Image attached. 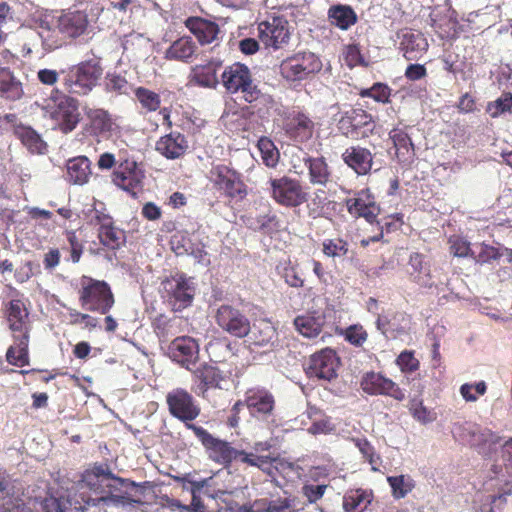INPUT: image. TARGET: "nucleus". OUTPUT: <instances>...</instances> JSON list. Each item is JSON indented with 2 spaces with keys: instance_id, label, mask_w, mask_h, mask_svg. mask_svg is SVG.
Returning <instances> with one entry per match:
<instances>
[{
  "instance_id": "7",
  "label": "nucleus",
  "mask_w": 512,
  "mask_h": 512,
  "mask_svg": "<svg viewBox=\"0 0 512 512\" xmlns=\"http://www.w3.org/2000/svg\"><path fill=\"white\" fill-rule=\"evenodd\" d=\"M84 481L95 492L96 497H89L85 500V504L79 508L81 512H85L90 505L96 506L101 501L106 502L113 498H121L115 492L123 481L118 477L112 476L111 473H105L103 470H99L97 473H87L84 476Z\"/></svg>"
},
{
  "instance_id": "19",
  "label": "nucleus",
  "mask_w": 512,
  "mask_h": 512,
  "mask_svg": "<svg viewBox=\"0 0 512 512\" xmlns=\"http://www.w3.org/2000/svg\"><path fill=\"white\" fill-rule=\"evenodd\" d=\"M88 16L83 11H63L57 18V29L66 39H76L87 30Z\"/></svg>"
},
{
  "instance_id": "43",
  "label": "nucleus",
  "mask_w": 512,
  "mask_h": 512,
  "mask_svg": "<svg viewBox=\"0 0 512 512\" xmlns=\"http://www.w3.org/2000/svg\"><path fill=\"white\" fill-rule=\"evenodd\" d=\"M294 325L304 337L315 338L322 331L323 319L311 315L298 316L294 320Z\"/></svg>"
},
{
  "instance_id": "5",
  "label": "nucleus",
  "mask_w": 512,
  "mask_h": 512,
  "mask_svg": "<svg viewBox=\"0 0 512 512\" xmlns=\"http://www.w3.org/2000/svg\"><path fill=\"white\" fill-rule=\"evenodd\" d=\"M48 113L57 129L64 134L75 130L81 120L79 101L58 89L51 93Z\"/></svg>"
},
{
  "instance_id": "26",
  "label": "nucleus",
  "mask_w": 512,
  "mask_h": 512,
  "mask_svg": "<svg viewBox=\"0 0 512 512\" xmlns=\"http://www.w3.org/2000/svg\"><path fill=\"white\" fill-rule=\"evenodd\" d=\"M346 207L351 215L363 217L370 224L376 223L377 216L380 213L379 206L364 192L360 193L356 198L347 199Z\"/></svg>"
},
{
  "instance_id": "28",
  "label": "nucleus",
  "mask_w": 512,
  "mask_h": 512,
  "mask_svg": "<svg viewBox=\"0 0 512 512\" xmlns=\"http://www.w3.org/2000/svg\"><path fill=\"white\" fill-rule=\"evenodd\" d=\"M184 24L201 45L212 43L219 33L216 23L201 17H188Z\"/></svg>"
},
{
  "instance_id": "14",
  "label": "nucleus",
  "mask_w": 512,
  "mask_h": 512,
  "mask_svg": "<svg viewBox=\"0 0 512 512\" xmlns=\"http://www.w3.org/2000/svg\"><path fill=\"white\" fill-rule=\"evenodd\" d=\"M343 135L352 139L368 137L374 130L372 116L363 109H350L338 121Z\"/></svg>"
},
{
  "instance_id": "48",
  "label": "nucleus",
  "mask_w": 512,
  "mask_h": 512,
  "mask_svg": "<svg viewBox=\"0 0 512 512\" xmlns=\"http://www.w3.org/2000/svg\"><path fill=\"white\" fill-rule=\"evenodd\" d=\"M68 319L70 325H81L82 329L88 331H93L99 326V321L96 317L79 312L76 309H68Z\"/></svg>"
},
{
  "instance_id": "9",
  "label": "nucleus",
  "mask_w": 512,
  "mask_h": 512,
  "mask_svg": "<svg viewBox=\"0 0 512 512\" xmlns=\"http://www.w3.org/2000/svg\"><path fill=\"white\" fill-rule=\"evenodd\" d=\"M270 194L273 200L285 207H298L308 200L300 181L289 177L270 179Z\"/></svg>"
},
{
  "instance_id": "64",
  "label": "nucleus",
  "mask_w": 512,
  "mask_h": 512,
  "mask_svg": "<svg viewBox=\"0 0 512 512\" xmlns=\"http://www.w3.org/2000/svg\"><path fill=\"white\" fill-rule=\"evenodd\" d=\"M410 410L413 417L421 423H430L435 419V416L429 410H427V408L424 407L422 403L412 404Z\"/></svg>"
},
{
  "instance_id": "54",
  "label": "nucleus",
  "mask_w": 512,
  "mask_h": 512,
  "mask_svg": "<svg viewBox=\"0 0 512 512\" xmlns=\"http://www.w3.org/2000/svg\"><path fill=\"white\" fill-rule=\"evenodd\" d=\"M488 112L493 118L498 117L503 113H512V94L505 93L493 103L488 105Z\"/></svg>"
},
{
  "instance_id": "42",
  "label": "nucleus",
  "mask_w": 512,
  "mask_h": 512,
  "mask_svg": "<svg viewBox=\"0 0 512 512\" xmlns=\"http://www.w3.org/2000/svg\"><path fill=\"white\" fill-rule=\"evenodd\" d=\"M98 238L100 243L110 250L119 249L126 240L125 232L114 223L108 227L99 228Z\"/></svg>"
},
{
  "instance_id": "13",
  "label": "nucleus",
  "mask_w": 512,
  "mask_h": 512,
  "mask_svg": "<svg viewBox=\"0 0 512 512\" xmlns=\"http://www.w3.org/2000/svg\"><path fill=\"white\" fill-rule=\"evenodd\" d=\"M144 175L138 167L137 162L127 156V152H119L118 165L112 174L113 183L119 188L135 193V190L141 186Z\"/></svg>"
},
{
  "instance_id": "27",
  "label": "nucleus",
  "mask_w": 512,
  "mask_h": 512,
  "mask_svg": "<svg viewBox=\"0 0 512 512\" xmlns=\"http://www.w3.org/2000/svg\"><path fill=\"white\" fill-rule=\"evenodd\" d=\"M246 407L253 416L270 415L274 409L273 395L264 389H251L246 394Z\"/></svg>"
},
{
  "instance_id": "57",
  "label": "nucleus",
  "mask_w": 512,
  "mask_h": 512,
  "mask_svg": "<svg viewBox=\"0 0 512 512\" xmlns=\"http://www.w3.org/2000/svg\"><path fill=\"white\" fill-rule=\"evenodd\" d=\"M344 59L346 64L351 68L357 65H368L363 55L361 54L359 46L355 44L346 47L344 52Z\"/></svg>"
},
{
  "instance_id": "62",
  "label": "nucleus",
  "mask_w": 512,
  "mask_h": 512,
  "mask_svg": "<svg viewBox=\"0 0 512 512\" xmlns=\"http://www.w3.org/2000/svg\"><path fill=\"white\" fill-rule=\"evenodd\" d=\"M173 320L167 318L165 315L157 316L153 321V327L158 337H167L170 329L173 326Z\"/></svg>"
},
{
  "instance_id": "3",
  "label": "nucleus",
  "mask_w": 512,
  "mask_h": 512,
  "mask_svg": "<svg viewBox=\"0 0 512 512\" xmlns=\"http://www.w3.org/2000/svg\"><path fill=\"white\" fill-rule=\"evenodd\" d=\"M62 85L66 93L84 96L99 83L103 68L99 61L90 59L61 70Z\"/></svg>"
},
{
  "instance_id": "56",
  "label": "nucleus",
  "mask_w": 512,
  "mask_h": 512,
  "mask_svg": "<svg viewBox=\"0 0 512 512\" xmlns=\"http://www.w3.org/2000/svg\"><path fill=\"white\" fill-rule=\"evenodd\" d=\"M66 239L70 246V256L73 263H78L83 254V244L78 239L76 231L68 230L65 232Z\"/></svg>"
},
{
  "instance_id": "49",
  "label": "nucleus",
  "mask_w": 512,
  "mask_h": 512,
  "mask_svg": "<svg viewBox=\"0 0 512 512\" xmlns=\"http://www.w3.org/2000/svg\"><path fill=\"white\" fill-rule=\"evenodd\" d=\"M262 456L263 455L246 453L243 450L235 449L231 447L228 442H226V463L235 460L241 463L258 467Z\"/></svg>"
},
{
  "instance_id": "8",
  "label": "nucleus",
  "mask_w": 512,
  "mask_h": 512,
  "mask_svg": "<svg viewBox=\"0 0 512 512\" xmlns=\"http://www.w3.org/2000/svg\"><path fill=\"white\" fill-rule=\"evenodd\" d=\"M170 415L187 424L198 418L201 408L193 395L184 388H174L166 395Z\"/></svg>"
},
{
  "instance_id": "32",
  "label": "nucleus",
  "mask_w": 512,
  "mask_h": 512,
  "mask_svg": "<svg viewBox=\"0 0 512 512\" xmlns=\"http://www.w3.org/2000/svg\"><path fill=\"white\" fill-rule=\"evenodd\" d=\"M24 94L23 85L8 67H0V96L6 100H19Z\"/></svg>"
},
{
  "instance_id": "58",
  "label": "nucleus",
  "mask_w": 512,
  "mask_h": 512,
  "mask_svg": "<svg viewBox=\"0 0 512 512\" xmlns=\"http://www.w3.org/2000/svg\"><path fill=\"white\" fill-rule=\"evenodd\" d=\"M327 489V485L321 484H305L301 489V493L306 497L309 503H315L321 499Z\"/></svg>"
},
{
  "instance_id": "22",
  "label": "nucleus",
  "mask_w": 512,
  "mask_h": 512,
  "mask_svg": "<svg viewBox=\"0 0 512 512\" xmlns=\"http://www.w3.org/2000/svg\"><path fill=\"white\" fill-rule=\"evenodd\" d=\"M315 129L313 120L302 112H293L284 124L286 134L295 142L303 143L312 138Z\"/></svg>"
},
{
  "instance_id": "21",
  "label": "nucleus",
  "mask_w": 512,
  "mask_h": 512,
  "mask_svg": "<svg viewBox=\"0 0 512 512\" xmlns=\"http://www.w3.org/2000/svg\"><path fill=\"white\" fill-rule=\"evenodd\" d=\"M40 28L43 29V32L32 33L28 41L24 43L22 49L24 56L32 54L43 55L61 46L59 40L50 37L51 30L48 22L41 21Z\"/></svg>"
},
{
  "instance_id": "40",
  "label": "nucleus",
  "mask_w": 512,
  "mask_h": 512,
  "mask_svg": "<svg viewBox=\"0 0 512 512\" xmlns=\"http://www.w3.org/2000/svg\"><path fill=\"white\" fill-rule=\"evenodd\" d=\"M226 320V332L231 335L243 338L249 333V320L239 311L226 307Z\"/></svg>"
},
{
  "instance_id": "34",
  "label": "nucleus",
  "mask_w": 512,
  "mask_h": 512,
  "mask_svg": "<svg viewBox=\"0 0 512 512\" xmlns=\"http://www.w3.org/2000/svg\"><path fill=\"white\" fill-rule=\"evenodd\" d=\"M221 66V61H211L206 65H196L191 70L190 81L203 87H215L219 82L216 72Z\"/></svg>"
},
{
  "instance_id": "10",
  "label": "nucleus",
  "mask_w": 512,
  "mask_h": 512,
  "mask_svg": "<svg viewBox=\"0 0 512 512\" xmlns=\"http://www.w3.org/2000/svg\"><path fill=\"white\" fill-rule=\"evenodd\" d=\"M320 69V60L311 52L298 53L280 65L281 75L289 81H301Z\"/></svg>"
},
{
  "instance_id": "55",
  "label": "nucleus",
  "mask_w": 512,
  "mask_h": 512,
  "mask_svg": "<svg viewBox=\"0 0 512 512\" xmlns=\"http://www.w3.org/2000/svg\"><path fill=\"white\" fill-rule=\"evenodd\" d=\"M391 94V89L382 83H375L369 89H363L360 92V96L362 97H371L377 102L387 103L389 102Z\"/></svg>"
},
{
  "instance_id": "6",
  "label": "nucleus",
  "mask_w": 512,
  "mask_h": 512,
  "mask_svg": "<svg viewBox=\"0 0 512 512\" xmlns=\"http://www.w3.org/2000/svg\"><path fill=\"white\" fill-rule=\"evenodd\" d=\"M191 506L194 512H208L207 509L212 507L213 503H217V499H222L224 495V482L221 480L219 471L213 476L202 481H192Z\"/></svg>"
},
{
  "instance_id": "63",
  "label": "nucleus",
  "mask_w": 512,
  "mask_h": 512,
  "mask_svg": "<svg viewBox=\"0 0 512 512\" xmlns=\"http://www.w3.org/2000/svg\"><path fill=\"white\" fill-rule=\"evenodd\" d=\"M451 252L457 257H466L468 255L474 256L475 251L471 249L470 244L461 238H456L451 241Z\"/></svg>"
},
{
  "instance_id": "51",
  "label": "nucleus",
  "mask_w": 512,
  "mask_h": 512,
  "mask_svg": "<svg viewBox=\"0 0 512 512\" xmlns=\"http://www.w3.org/2000/svg\"><path fill=\"white\" fill-rule=\"evenodd\" d=\"M322 251L328 257H343L348 253V243L341 238L326 239Z\"/></svg>"
},
{
  "instance_id": "52",
  "label": "nucleus",
  "mask_w": 512,
  "mask_h": 512,
  "mask_svg": "<svg viewBox=\"0 0 512 512\" xmlns=\"http://www.w3.org/2000/svg\"><path fill=\"white\" fill-rule=\"evenodd\" d=\"M387 481L392 488L393 496L398 499L405 497L412 489L410 478L404 475L390 476Z\"/></svg>"
},
{
  "instance_id": "12",
  "label": "nucleus",
  "mask_w": 512,
  "mask_h": 512,
  "mask_svg": "<svg viewBox=\"0 0 512 512\" xmlns=\"http://www.w3.org/2000/svg\"><path fill=\"white\" fill-rule=\"evenodd\" d=\"M226 91L240 92L248 103L255 101L260 94V91L252 83L249 68L241 63H234L229 67V71H226Z\"/></svg>"
},
{
  "instance_id": "16",
  "label": "nucleus",
  "mask_w": 512,
  "mask_h": 512,
  "mask_svg": "<svg viewBox=\"0 0 512 512\" xmlns=\"http://www.w3.org/2000/svg\"><path fill=\"white\" fill-rule=\"evenodd\" d=\"M259 38L267 47L274 49L286 44L290 37L289 24L284 17H272L258 26Z\"/></svg>"
},
{
  "instance_id": "31",
  "label": "nucleus",
  "mask_w": 512,
  "mask_h": 512,
  "mask_svg": "<svg viewBox=\"0 0 512 512\" xmlns=\"http://www.w3.org/2000/svg\"><path fill=\"white\" fill-rule=\"evenodd\" d=\"M243 223L251 230L271 235L280 230V220L272 211L256 216H241Z\"/></svg>"
},
{
  "instance_id": "36",
  "label": "nucleus",
  "mask_w": 512,
  "mask_h": 512,
  "mask_svg": "<svg viewBox=\"0 0 512 512\" xmlns=\"http://www.w3.org/2000/svg\"><path fill=\"white\" fill-rule=\"evenodd\" d=\"M400 161L411 160L415 155L414 144L410 136L400 128H394L389 133Z\"/></svg>"
},
{
  "instance_id": "39",
  "label": "nucleus",
  "mask_w": 512,
  "mask_h": 512,
  "mask_svg": "<svg viewBox=\"0 0 512 512\" xmlns=\"http://www.w3.org/2000/svg\"><path fill=\"white\" fill-rule=\"evenodd\" d=\"M246 195V186L240 180L239 175L234 170L226 169V198H229V203L233 202L240 207V203Z\"/></svg>"
},
{
  "instance_id": "45",
  "label": "nucleus",
  "mask_w": 512,
  "mask_h": 512,
  "mask_svg": "<svg viewBox=\"0 0 512 512\" xmlns=\"http://www.w3.org/2000/svg\"><path fill=\"white\" fill-rule=\"evenodd\" d=\"M501 437L487 428L478 426V431L473 435L469 445L479 448L481 452L486 453L485 447L488 445L489 450L492 445L500 442Z\"/></svg>"
},
{
  "instance_id": "30",
  "label": "nucleus",
  "mask_w": 512,
  "mask_h": 512,
  "mask_svg": "<svg viewBox=\"0 0 512 512\" xmlns=\"http://www.w3.org/2000/svg\"><path fill=\"white\" fill-rule=\"evenodd\" d=\"M342 156L344 162L359 175H364L371 169L372 154L366 148L350 147L345 150Z\"/></svg>"
},
{
  "instance_id": "24",
  "label": "nucleus",
  "mask_w": 512,
  "mask_h": 512,
  "mask_svg": "<svg viewBox=\"0 0 512 512\" xmlns=\"http://www.w3.org/2000/svg\"><path fill=\"white\" fill-rule=\"evenodd\" d=\"M400 49L403 56L409 60H416L427 50L428 43L424 35L418 31L405 29L399 34Z\"/></svg>"
},
{
  "instance_id": "47",
  "label": "nucleus",
  "mask_w": 512,
  "mask_h": 512,
  "mask_svg": "<svg viewBox=\"0 0 512 512\" xmlns=\"http://www.w3.org/2000/svg\"><path fill=\"white\" fill-rule=\"evenodd\" d=\"M187 428L192 430L196 437L201 443L207 448L213 451L222 452L224 451V442L214 438L206 429L201 426L194 424H187Z\"/></svg>"
},
{
  "instance_id": "15",
  "label": "nucleus",
  "mask_w": 512,
  "mask_h": 512,
  "mask_svg": "<svg viewBox=\"0 0 512 512\" xmlns=\"http://www.w3.org/2000/svg\"><path fill=\"white\" fill-rule=\"evenodd\" d=\"M339 358L334 350L326 348L310 357L306 373L310 378L331 381L337 377Z\"/></svg>"
},
{
  "instance_id": "60",
  "label": "nucleus",
  "mask_w": 512,
  "mask_h": 512,
  "mask_svg": "<svg viewBox=\"0 0 512 512\" xmlns=\"http://www.w3.org/2000/svg\"><path fill=\"white\" fill-rule=\"evenodd\" d=\"M501 254L497 248L489 245L482 244L479 246V251L474 254V258L479 263H488L492 260L500 258Z\"/></svg>"
},
{
  "instance_id": "46",
  "label": "nucleus",
  "mask_w": 512,
  "mask_h": 512,
  "mask_svg": "<svg viewBox=\"0 0 512 512\" xmlns=\"http://www.w3.org/2000/svg\"><path fill=\"white\" fill-rule=\"evenodd\" d=\"M263 163L267 167L274 168L279 161V151L273 141L268 137H261L257 142Z\"/></svg>"
},
{
  "instance_id": "50",
  "label": "nucleus",
  "mask_w": 512,
  "mask_h": 512,
  "mask_svg": "<svg viewBox=\"0 0 512 512\" xmlns=\"http://www.w3.org/2000/svg\"><path fill=\"white\" fill-rule=\"evenodd\" d=\"M297 511L294 498L285 497L272 500H265V507L262 512H295Z\"/></svg>"
},
{
  "instance_id": "11",
  "label": "nucleus",
  "mask_w": 512,
  "mask_h": 512,
  "mask_svg": "<svg viewBox=\"0 0 512 512\" xmlns=\"http://www.w3.org/2000/svg\"><path fill=\"white\" fill-rule=\"evenodd\" d=\"M164 297L174 311H182L192 304L195 289L184 275H175L162 282Z\"/></svg>"
},
{
  "instance_id": "44",
  "label": "nucleus",
  "mask_w": 512,
  "mask_h": 512,
  "mask_svg": "<svg viewBox=\"0 0 512 512\" xmlns=\"http://www.w3.org/2000/svg\"><path fill=\"white\" fill-rule=\"evenodd\" d=\"M134 94L146 113L155 112L160 108L161 98L158 93L145 87H137Z\"/></svg>"
},
{
  "instance_id": "59",
  "label": "nucleus",
  "mask_w": 512,
  "mask_h": 512,
  "mask_svg": "<svg viewBox=\"0 0 512 512\" xmlns=\"http://www.w3.org/2000/svg\"><path fill=\"white\" fill-rule=\"evenodd\" d=\"M127 80L125 77L116 74V73H108L106 76V89L110 92L123 93L127 87Z\"/></svg>"
},
{
  "instance_id": "38",
  "label": "nucleus",
  "mask_w": 512,
  "mask_h": 512,
  "mask_svg": "<svg viewBox=\"0 0 512 512\" xmlns=\"http://www.w3.org/2000/svg\"><path fill=\"white\" fill-rule=\"evenodd\" d=\"M372 501V493L356 489L347 492L343 497L344 512H362Z\"/></svg>"
},
{
  "instance_id": "35",
  "label": "nucleus",
  "mask_w": 512,
  "mask_h": 512,
  "mask_svg": "<svg viewBox=\"0 0 512 512\" xmlns=\"http://www.w3.org/2000/svg\"><path fill=\"white\" fill-rule=\"evenodd\" d=\"M328 18L332 25L347 30L357 21L355 11L349 5L337 4L328 10Z\"/></svg>"
},
{
  "instance_id": "37",
  "label": "nucleus",
  "mask_w": 512,
  "mask_h": 512,
  "mask_svg": "<svg viewBox=\"0 0 512 512\" xmlns=\"http://www.w3.org/2000/svg\"><path fill=\"white\" fill-rule=\"evenodd\" d=\"M409 266L411 268L410 275L416 283L423 287H431L433 285L429 265L422 254L412 253L409 258Z\"/></svg>"
},
{
  "instance_id": "61",
  "label": "nucleus",
  "mask_w": 512,
  "mask_h": 512,
  "mask_svg": "<svg viewBox=\"0 0 512 512\" xmlns=\"http://www.w3.org/2000/svg\"><path fill=\"white\" fill-rule=\"evenodd\" d=\"M397 364L402 371L413 372L419 366L418 360L413 356L412 352L404 351L397 358Z\"/></svg>"
},
{
  "instance_id": "33",
  "label": "nucleus",
  "mask_w": 512,
  "mask_h": 512,
  "mask_svg": "<svg viewBox=\"0 0 512 512\" xmlns=\"http://www.w3.org/2000/svg\"><path fill=\"white\" fill-rule=\"evenodd\" d=\"M303 161L309 171L310 183L326 186L330 181L331 172L324 157H311L305 154Z\"/></svg>"
},
{
  "instance_id": "23",
  "label": "nucleus",
  "mask_w": 512,
  "mask_h": 512,
  "mask_svg": "<svg viewBox=\"0 0 512 512\" xmlns=\"http://www.w3.org/2000/svg\"><path fill=\"white\" fill-rule=\"evenodd\" d=\"M198 46L190 36H181L173 41L164 52L168 61L191 63L197 58Z\"/></svg>"
},
{
  "instance_id": "18",
  "label": "nucleus",
  "mask_w": 512,
  "mask_h": 512,
  "mask_svg": "<svg viewBox=\"0 0 512 512\" xmlns=\"http://www.w3.org/2000/svg\"><path fill=\"white\" fill-rule=\"evenodd\" d=\"M189 149V142L185 135L178 131L161 136L155 143V150L168 160L181 159Z\"/></svg>"
},
{
  "instance_id": "17",
  "label": "nucleus",
  "mask_w": 512,
  "mask_h": 512,
  "mask_svg": "<svg viewBox=\"0 0 512 512\" xmlns=\"http://www.w3.org/2000/svg\"><path fill=\"white\" fill-rule=\"evenodd\" d=\"M360 385L362 390L370 395H387L399 401L405 398V393L398 385L380 373H366L362 377Z\"/></svg>"
},
{
  "instance_id": "53",
  "label": "nucleus",
  "mask_w": 512,
  "mask_h": 512,
  "mask_svg": "<svg viewBox=\"0 0 512 512\" xmlns=\"http://www.w3.org/2000/svg\"><path fill=\"white\" fill-rule=\"evenodd\" d=\"M279 274L284 279L285 283L290 287L300 288L304 284V280L299 275L295 266L291 263H285L283 266L277 267Z\"/></svg>"
},
{
  "instance_id": "20",
  "label": "nucleus",
  "mask_w": 512,
  "mask_h": 512,
  "mask_svg": "<svg viewBox=\"0 0 512 512\" xmlns=\"http://www.w3.org/2000/svg\"><path fill=\"white\" fill-rule=\"evenodd\" d=\"M90 129L96 136L111 137L121 133L120 126L116 120L105 109L91 108L86 111Z\"/></svg>"
},
{
  "instance_id": "41",
  "label": "nucleus",
  "mask_w": 512,
  "mask_h": 512,
  "mask_svg": "<svg viewBox=\"0 0 512 512\" xmlns=\"http://www.w3.org/2000/svg\"><path fill=\"white\" fill-rule=\"evenodd\" d=\"M15 134L30 152L41 154L46 150V143L31 127H19L16 129Z\"/></svg>"
},
{
  "instance_id": "29",
  "label": "nucleus",
  "mask_w": 512,
  "mask_h": 512,
  "mask_svg": "<svg viewBox=\"0 0 512 512\" xmlns=\"http://www.w3.org/2000/svg\"><path fill=\"white\" fill-rule=\"evenodd\" d=\"M491 471L499 482L512 483V437L501 446L500 458L492 465Z\"/></svg>"
},
{
  "instance_id": "1",
  "label": "nucleus",
  "mask_w": 512,
  "mask_h": 512,
  "mask_svg": "<svg viewBox=\"0 0 512 512\" xmlns=\"http://www.w3.org/2000/svg\"><path fill=\"white\" fill-rule=\"evenodd\" d=\"M170 358L187 370L192 371V391L202 397L210 389L220 388L223 377L219 368L205 364L192 370L199 359V344L190 336L176 337L169 345Z\"/></svg>"
},
{
  "instance_id": "25",
  "label": "nucleus",
  "mask_w": 512,
  "mask_h": 512,
  "mask_svg": "<svg viewBox=\"0 0 512 512\" xmlns=\"http://www.w3.org/2000/svg\"><path fill=\"white\" fill-rule=\"evenodd\" d=\"M91 161L86 156H76L66 162L65 180L72 185L83 186L92 176Z\"/></svg>"
},
{
  "instance_id": "4",
  "label": "nucleus",
  "mask_w": 512,
  "mask_h": 512,
  "mask_svg": "<svg viewBox=\"0 0 512 512\" xmlns=\"http://www.w3.org/2000/svg\"><path fill=\"white\" fill-rule=\"evenodd\" d=\"M81 307L90 312L106 315L115 304V297L110 285L104 280H97L83 275L78 289Z\"/></svg>"
},
{
  "instance_id": "2",
  "label": "nucleus",
  "mask_w": 512,
  "mask_h": 512,
  "mask_svg": "<svg viewBox=\"0 0 512 512\" xmlns=\"http://www.w3.org/2000/svg\"><path fill=\"white\" fill-rule=\"evenodd\" d=\"M4 316L12 339L5 354L6 361L16 367L28 366L33 328L30 313L22 300L12 299L5 305Z\"/></svg>"
}]
</instances>
